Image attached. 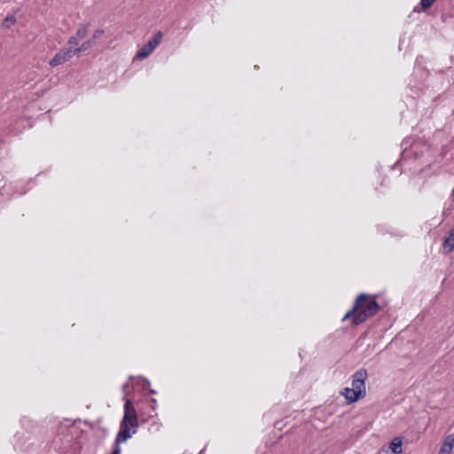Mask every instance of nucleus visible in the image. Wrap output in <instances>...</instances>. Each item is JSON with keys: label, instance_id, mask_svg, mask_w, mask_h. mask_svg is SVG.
Segmentation results:
<instances>
[{"label": "nucleus", "instance_id": "nucleus-8", "mask_svg": "<svg viewBox=\"0 0 454 454\" xmlns=\"http://www.w3.org/2000/svg\"><path fill=\"white\" fill-rule=\"evenodd\" d=\"M443 247L447 252H451L454 249V226L448 238L443 240Z\"/></svg>", "mask_w": 454, "mask_h": 454}, {"label": "nucleus", "instance_id": "nucleus-14", "mask_svg": "<svg viewBox=\"0 0 454 454\" xmlns=\"http://www.w3.org/2000/svg\"><path fill=\"white\" fill-rule=\"evenodd\" d=\"M57 63H58V60H57V56H55L53 59H51L50 61V65L51 67H54V66H57Z\"/></svg>", "mask_w": 454, "mask_h": 454}, {"label": "nucleus", "instance_id": "nucleus-7", "mask_svg": "<svg viewBox=\"0 0 454 454\" xmlns=\"http://www.w3.org/2000/svg\"><path fill=\"white\" fill-rule=\"evenodd\" d=\"M402 444H403V442H402L401 436H395L390 442L389 449L395 454H401V452H402Z\"/></svg>", "mask_w": 454, "mask_h": 454}, {"label": "nucleus", "instance_id": "nucleus-9", "mask_svg": "<svg viewBox=\"0 0 454 454\" xmlns=\"http://www.w3.org/2000/svg\"><path fill=\"white\" fill-rule=\"evenodd\" d=\"M17 17L15 13L8 14L3 21L4 28H10L16 24Z\"/></svg>", "mask_w": 454, "mask_h": 454}, {"label": "nucleus", "instance_id": "nucleus-3", "mask_svg": "<svg viewBox=\"0 0 454 454\" xmlns=\"http://www.w3.org/2000/svg\"><path fill=\"white\" fill-rule=\"evenodd\" d=\"M161 40L162 34L161 31L159 30L154 34L152 39L147 41L146 44L139 48L137 54L133 57V60L141 61L143 59H145V58H147L151 53L153 52L154 49L157 47V45L160 44Z\"/></svg>", "mask_w": 454, "mask_h": 454}, {"label": "nucleus", "instance_id": "nucleus-12", "mask_svg": "<svg viewBox=\"0 0 454 454\" xmlns=\"http://www.w3.org/2000/svg\"><path fill=\"white\" fill-rule=\"evenodd\" d=\"M436 0H421L420 1V4L422 6V9H427L429 8L431 5H433L434 4Z\"/></svg>", "mask_w": 454, "mask_h": 454}, {"label": "nucleus", "instance_id": "nucleus-4", "mask_svg": "<svg viewBox=\"0 0 454 454\" xmlns=\"http://www.w3.org/2000/svg\"><path fill=\"white\" fill-rule=\"evenodd\" d=\"M126 425L132 427L133 428L138 427V420L137 411L134 408V404L130 400H126L124 404V416L122 420Z\"/></svg>", "mask_w": 454, "mask_h": 454}, {"label": "nucleus", "instance_id": "nucleus-11", "mask_svg": "<svg viewBox=\"0 0 454 454\" xmlns=\"http://www.w3.org/2000/svg\"><path fill=\"white\" fill-rule=\"evenodd\" d=\"M451 451L452 450L449 448V446L443 442L437 454H450Z\"/></svg>", "mask_w": 454, "mask_h": 454}, {"label": "nucleus", "instance_id": "nucleus-13", "mask_svg": "<svg viewBox=\"0 0 454 454\" xmlns=\"http://www.w3.org/2000/svg\"><path fill=\"white\" fill-rule=\"evenodd\" d=\"M121 447H118V445L114 443V449L111 454H121Z\"/></svg>", "mask_w": 454, "mask_h": 454}, {"label": "nucleus", "instance_id": "nucleus-15", "mask_svg": "<svg viewBox=\"0 0 454 454\" xmlns=\"http://www.w3.org/2000/svg\"><path fill=\"white\" fill-rule=\"evenodd\" d=\"M378 454H387V450H380V451H378Z\"/></svg>", "mask_w": 454, "mask_h": 454}, {"label": "nucleus", "instance_id": "nucleus-5", "mask_svg": "<svg viewBox=\"0 0 454 454\" xmlns=\"http://www.w3.org/2000/svg\"><path fill=\"white\" fill-rule=\"evenodd\" d=\"M86 32H87V30H77L76 37H72L69 40L70 45L74 44V46H77V47L74 48V52L84 51H86V49H88L90 46V40L83 41L81 44L79 43V40L84 38Z\"/></svg>", "mask_w": 454, "mask_h": 454}, {"label": "nucleus", "instance_id": "nucleus-2", "mask_svg": "<svg viewBox=\"0 0 454 454\" xmlns=\"http://www.w3.org/2000/svg\"><path fill=\"white\" fill-rule=\"evenodd\" d=\"M366 379L367 371L365 369H359L354 373L352 376V387H344L341 392L348 403L357 402L359 398L364 397L366 394Z\"/></svg>", "mask_w": 454, "mask_h": 454}, {"label": "nucleus", "instance_id": "nucleus-1", "mask_svg": "<svg viewBox=\"0 0 454 454\" xmlns=\"http://www.w3.org/2000/svg\"><path fill=\"white\" fill-rule=\"evenodd\" d=\"M380 310L379 302L374 297L362 294L356 296L354 305L342 318V321L352 319L353 325H359L371 318Z\"/></svg>", "mask_w": 454, "mask_h": 454}, {"label": "nucleus", "instance_id": "nucleus-16", "mask_svg": "<svg viewBox=\"0 0 454 454\" xmlns=\"http://www.w3.org/2000/svg\"><path fill=\"white\" fill-rule=\"evenodd\" d=\"M73 47H74V46H70V47H69V53L73 51Z\"/></svg>", "mask_w": 454, "mask_h": 454}, {"label": "nucleus", "instance_id": "nucleus-6", "mask_svg": "<svg viewBox=\"0 0 454 454\" xmlns=\"http://www.w3.org/2000/svg\"><path fill=\"white\" fill-rule=\"evenodd\" d=\"M131 428L133 427L121 421L119 433L114 439V444L120 446L121 442H126L128 438L131 437L132 434L136 433L135 429L131 432Z\"/></svg>", "mask_w": 454, "mask_h": 454}, {"label": "nucleus", "instance_id": "nucleus-10", "mask_svg": "<svg viewBox=\"0 0 454 454\" xmlns=\"http://www.w3.org/2000/svg\"><path fill=\"white\" fill-rule=\"evenodd\" d=\"M444 443L452 450L454 447V434H450L444 438Z\"/></svg>", "mask_w": 454, "mask_h": 454}]
</instances>
